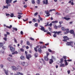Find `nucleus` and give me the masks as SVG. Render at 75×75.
<instances>
[{
    "instance_id": "obj_25",
    "label": "nucleus",
    "mask_w": 75,
    "mask_h": 75,
    "mask_svg": "<svg viewBox=\"0 0 75 75\" xmlns=\"http://www.w3.org/2000/svg\"><path fill=\"white\" fill-rule=\"evenodd\" d=\"M52 59L54 60V61H56V59H55V57L54 56H52Z\"/></svg>"
},
{
    "instance_id": "obj_2",
    "label": "nucleus",
    "mask_w": 75,
    "mask_h": 75,
    "mask_svg": "<svg viewBox=\"0 0 75 75\" xmlns=\"http://www.w3.org/2000/svg\"><path fill=\"white\" fill-rule=\"evenodd\" d=\"M8 47L10 48V50L11 52H14V51H15V48L14 47H13L11 45H9L8 46Z\"/></svg>"
},
{
    "instance_id": "obj_8",
    "label": "nucleus",
    "mask_w": 75,
    "mask_h": 75,
    "mask_svg": "<svg viewBox=\"0 0 75 75\" xmlns=\"http://www.w3.org/2000/svg\"><path fill=\"white\" fill-rule=\"evenodd\" d=\"M43 4H48V0L43 1Z\"/></svg>"
},
{
    "instance_id": "obj_1",
    "label": "nucleus",
    "mask_w": 75,
    "mask_h": 75,
    "mask_svg": "<svg viewBox=\"0 0 75 75\" xmlns=\"http://www.w3.org/2000/svg\"><path fill=\"white\" fill-rule=\"evenodd\" d=\"M20 64L24 67H27L28 65V64L26 62H20Z\"/></svg>"
},
{
    "instance_id": "obj_29",
    "label": "nucleus",
    "mask_w": 75,
    "mask_h": 75,
    "mask_svg": "<svg viewBox=\"0 0 75 75\" xmlns=\"http://www.w3.org/2000/svg\"><path fill=\"white\" fill-rule=\"evenodd\" d=\"M60 67H65V64H60Z\"/></svg>"
},
{
    "instance_id": "obj_9",
    "label": "nucleus",
    "mask_w": 75,
    "mask_h": 75,
    "mask_svg": "<svg viewBox=\"0 0 75 75\" xmlns=\"http://www.w3.org/2000/svg\"><path fill=\"white\" fill-rule=\"evenodd\" d=\"M12 70H14V71H17V68L15 66L12 67Z\"/></svg>"
},
{
    "instance_id": "obj_7",
    "label": "nucleus",
    "mask_w": 75,
    "mask_h": 75,
    "mask_svg": "<svg viewBox=\"0 0 75 75\" xmlns=\"http://www.w3.org/2000/svg\"><path fill=\"white\" fill-rule=\"evenodd\" d=\"M6 3L7 4H8V3H11L13 0H6Z\"/></svg>"
},
{
    "instance_id": "obj_45",
    "label": "nucleus",
    "mask_w": 75,
    "mask_h": 75,
    "mask_svg": "<svg viewBox=\"0 0 75 75\" xmlns=\"http://www.w3.org/2000/svg\"><path fill=\"white\" fill-rule=\"evenodd\" d=\"M4 65L3 64H1L0 65V67L1 68H3Z\"/></svg>"
},
{
    "instance_id": "obj_44",
    "label": "nucleus",
    "mask_w": 75,
    "mask_h": 75,
    "mask_svg": "<svg viewBox=\"0 0 75 75\" xmlns=\"http://www.w3.org/2000/svg\"><path fill=\"white\" fill-rule=\"evenodd\" d=\"M27 44L28 45H30V42L28 41L27 42Z\"/></svg>"
},
{
    "instance_id": "obj_56",
    "label": "nucleus",
    "mask_w": 75,
    "mask_h": 75,
    "mask_svg": "<svg viewBox=\"0 0 75 75\" xmlns=\"http://www.w3.org/2000/svg\"><path fill=\"white\" fill-rule=\"evenodd\" d=\"M46 54L47 56H46L47 57H48V55H49V53H47Z\"/></svg>"
},
{
    "instance_id": "obj_59",
    "label": "nucleus",
    "mask_w": 75,
    "mask_h": 75,
    "mask_svg": "<svg viewBox=\"0 0 75 75\" xmlns=\"http://www.w3.org/2000/svg\"><path fill=\"white\" fill-rule=\"evenodd\" d=\"M57 25H55L54 26V28H55V29H57Z\"/></svg>"
},
{
    "instance_id": "obj_31",
    "label": "nucleus",
    "mask_w": 75,
    "mask_h": 75,
    "mask_svg": "<svg viewBox=\"0 0 75 75\" xmlns=\"http://www.w3.org/2000/svg\"><path fill=\"white\" fill-rule=\"evenodd\" d=\"M18 19H20L21 18V17H22V16H21L20 15H18Z\"/></svg>"
},
{
    "instance_id": "obj_52",
    "label": "nucleus",
    "mask_w": 75,
    "mask_h": 75,
    "mask_svg": "<svg viewBox=\"0 0 75 75\" xmlns=\"http://www.w3.org/2000/svg\"><path fill=\"white\" fill-rule=\"evenodd\" d=\"M47 48V47L45 46H43L42 47V48Z\"/></svg>"
},
{
    "instance_id": "obj_46",
    "label": "nucleus",
    "mask_w": 75,
    "mask_h": 75,
    "mask_svg": "<svg viewBox=\"0 0 75 75\" xmlns=\"http://www.w3.org/2000/svg\"><path fill=\"white\" fill-rule=\"evenodd\" d=\"M30 40H32L33 41L34 40V39L33 38H30Z\"/></svg>"
},
{
    "instance_id": "obj_27",
    "label": "nucleus",
    "mask_w": 75,
    "mask_h": 75,
    "mask_svg": "<svg viewBox=\"0 0 75 75\" xmlns=\"http://www.w3.org/2000/svg\"><path fill=\"white\" fill-rule=\"evenodd\" d=\"M70 33L72 34H74V31L73 30H71L70 31Z\"/></svg>"
},
{
    "instance_id": "obj_49",
    "label": "nucleus",
    "mask_w": 75,
    "mask_h": 75,
    "mask_svg": "<svg viewBox=\"0 0 75 75\" xmlns=\"http://www.w3.org/2000/svg\"><path fill=\"white\" fill-rule=\"evenodd\" d=\"M20 50L21 51H22V52H23V51H24V49H23V48L21 49Z\"/></svg>"
},
{
    "instance_id": "obj_62",
    "label": "nucleus",
    "mask_w": 75,
    "mask_h": 75,
    "mask_svg": "<svg viewBox=\"0 0 75 75\" xmlns=\"http://www.w3.org/2000/svg\"><path fill=\"white\" fill-rule=\"evenodd\" d=\"M65 65L66 66H67V65H68V63H67V62H65Z\"/></svg>"
},
{
    "instance_id": "obj_11",
    "label": "nucleus",
    "mask_w": 75,
    "mask_h": 75,
    "mask_svg": "<svg viewBox=\"0 0 75 75\" xmlns=\"http://www.w3.org/2000/svg\"><path fill=\"white\" fill-rule=\"evenodd\" d=\"M40 26L41 28H40V30H42V31H44L45 30V28L43 27V26H41V25H40Z\"/></svg>"
},
{
    "instance_id": "obj_51",
    "label": "nucleus",
    "mask_w": 75,
    "mask_h": 75,
    "mask_svg": "<svg viewBox=\"0 0 75 75\" xmlns=\"http://www.w3.org/2000/svg\"><path fill=\"white\" fill-rule=\"evenodd\" d=\"M63 58L64 59H67V57L66 56H63Z\"/></svg>"
},
{
    "instance_id": "obj_57",
    "label": "nucleus",
    "mask_w": 75,
    "mask_h": 75,
    "mask_svg": "<svg viewBox=\"0 0 75 75\" xmlns=\"http://www.w3.org/2000/svg\"><path fill=\"white\" fill-rule=\"evenodd\" d=\"M54 37H57V35L56 34L53 35Z\"/></svg>"
},
{
    "instance_id": "obj_63",
    "label": "nucleus",
    "mask_w": 75,
    "mask_h": 75,
    "mask_svg": "<svg viewBox=\"0 0 75 75\" xmlns=\"http://www.w3.org/2000/svg\"><path fill=\"white\" fill-rule=\"evenodd\" d=\"M48 29L49 30V31H51L52 30V28H49Z\"/></svg>"
},
{
    "instance_id": "obj_13",
    "label": "nucleus",
    "mask_w": 75,
    "mask_h": 75,
    "mask_svg": "<svg viewBox=\"0 0 75 75\" xmlns=\"http://www.w3.org/2000/svg\"><path fill=\"white\" fill-rule=\"evenodd\" d=\"M48 26H50V27H51V26L52 25V23H50L49 25V23L48 22L47 24V25H45V27H47V26H48Z\"/></svg>"
},
{
    "instance_id": "obj_23",
    "label": "nucleus",
    "mask_w": 75,
    "mask_h": 75,
    "mask_svg": "<svg viewBox=\"0 0 75 75\" xmlns=\"http://www.w3.org/2000/svg\"><path fill=\"white\" fill-rule=\"evenodd\" d=\"M50 62H49L50 64H51L52 62H54V61H53V60L52 59H50Z\"/></svg>"
},
{
    "instance_id": "obj_54",
    "label": "nucleus",
    "mask_w": 75,
    "mask_h": 75,
    "mask_svg": "<svg viewBox=\"0 0 75 75\" xmlns=\"http://www.w3.org/2000/svg\"><path fill=\"white\" fill-rule=\"evenodd\" d=\"M13 30H14L15 31H17V29L16 28H13Z\"/></svg>"
},
{
    "instance_id": "obj_21",
    "label": "nucleus",
    "mask_w": 75,
    "mask_h": 75,
    "mask_svg": "<svg viewBox=\"0 0 75 75\" xmlns=\"http://www.w3.org/2000/svg\"><path fill=\"white\" fill-rule=\"evenodd\" d=\"M18 54V52L17 51H15L14 52L12 53V54L13 55H14V54Z\"/></svg>"
},
{
    "instance_id": "obj_39",
    "label": "nucleus",
    "mask_w": 75,
    "mask_h": 75,
    "mask_svg": "<svg viewBox=\"0 0 75 75\" xmlns=\"http://www.w3.org/2000/svg\"><path fill=\"white\" fill-rule=\"evenodd\" d=\"M47 33L48 34H49V35H50L51 36V33L50 32H47Z\"/></svg>"
},
{
    "instance_id": "obj_30",
    "label": "nucleus",
    "mask_w": 75,
    "mask_h": 75,
    "mask_svg": "<svg viewBox=\"0 0 75 75\" xmlns=\"http://www.w3.org/2000/svg\"><path fill=\"white\" fill-rule=\"evenodd\" d=\"M34 55L35 57L36 58L37 57H38V54L37 53H36L34 54Z\"/></svg>"
},
{
    "instance_id": "obj_15",
    "label": "nucleus",
    "mask_w": 75,
    "mask_h": 75,
    "mask_svg": "<svg viewBox=\"0 0 75 75\" xmlns=\"http://www.w3.org/2000/svg\"><path fill=\"white\" fill-rule=\"evenodd\" d=\"M16 73H17V74L18 75H23V73H21L20 72H17Z\"/></svg>"
},
{
    "instance_id": "obj_64",
    "label": "nucleus",
    "mask_w": 75,
    "mask_h": 75,
    "mask_svg": "<svg viewBox=\"0 0 75 75\" xmlns=\"http://www.w3.org/2000/svg\"><path fill=\"white\" fill-rule=\"evenodd\" d=\"M21 34L22 35L23 34V31H21Z\"/></svg>"
},
{
    "instance_id": "obj_3",
    "label": "nucleus",
    "mask_w": 75,
    "mask_h": 75,
    "mask_svg": "<svg viewBox=\"0 0 75 75\" xmlns=\"http://www.w3.org/2000/svg\"><path fill=\"white\" fill-rule=\"evenodd\" d=\"M64 39L63 40V41L65 42L67 41V40H69V38H68V37L67 36H65L63 37Z\"/></svg>"
},
{
    "instance_id": "obj_41",
    "label": "nucleus",
    "mask_w": 75,
    "mask_h": 75,
    "mask_svg": "<svg viewBox=\"0 0 75 75\" xmlns=\"http://www.w3.org/2000/svg\"><path fill=\"white\" fill-rule=\"evenodd\" d=\"M14 41L15 43H17V40H16V39L14 38Z\"/></svg>"
},
{
    "instance_id": "obj_32",
    "label": "nucleus",
    "mask_w": 75,
    "mask_h": 75,
    "mask_svg": "<svg viewBox=\"0 0 75 75\" xmlns=\"http://www.w3.org/2000/svg\"><path fill=\"white\" fill-rule=\"evenodd\" d=\"M7 28H11V27H12V25H10V26H6Z\"/></svg>"
},
{
    "instance_id": "obj_48",
    "label": "nucleus",
    "mask_w": 75,
    "mask_h": 75,
    "mask_svg": "<svg viewBox=\"0 0 75 75\" xmlns=\"http://www.w3.org/2000/svg\"><path fill=\"white\" fill-rule=\"evenodd\" d=\"M67 72L68 74H70V72H71V71L70 70H68L67 71Z\"/></svg>"
},
{
    "instance_id": "obj_37",
    "label": "nucleus",
    "mask_w": 75,
    "mask_h": 75,
    "mask_svg": "<svg viewBox=\"0 0 75 75\" xmlns=\"http://www.w3.org/2000/svg\"><path fill=\"white\" fill-rule=\"evenodd\" d=\"M34 0H32V4H35V1H34Z\"/></svg>"
},
{
    "instance_id": "obj_19",
    "label": "nucleus",
    "mask_w": 75,
    "mask_h": 75,
    "mask_svg": "<svg viewBox=\"0 0 75 75\" xmlns=\"http://www.w3.org/2000/svg\"><path fill=\"white\" fill-rule=\"evenodd\" d=\"M5 73L6 74V75H8V71L5 70Z\"/></svg>"
},
{
    "instance_id": "obj_50",
    "label": "nucleus",
    "mask_w": 75,
    "mask_h": 75,
    "mask_svg": "<svg viewBox=\"0 0 75 75\" xmlns=\"http://www.w3.org/2000/svg\"><path fill=\"white\" fill-rule=\"evenodd\" d=\"M36 52H37V48H34Z\"/></svg>"
},
{
    "instance_id": "obj_6",
    "label": "nucleus",
    "mask_w": 75,
    "mask_h": 75,
    "mask_svg": "<svg viewBox=\"0 0 75 75\" xmlns=\"http://www.w3.org/2000/svg\"><path fill=\"white\" fill-rule=\"evenodd\" d=\"M17 69L19 71H22V68L19 66H18L17 67Z\"/></svg>"
},
{
    "instance_id": "obj_36",
    "label": "nucleus",
    "mask_w": 75,
    "mask_h": 75,
    "mask_svg": "<svg viewBox=\"0 0 75 75\" xmlns=\"http://www.w3.org/2000/svg\"><path fill=\"white\" fill-rule=\"evenodd\" d=\"M3 39L5 41H7V39L6 38H4Z\"/></svg>"
},
{
    "instance_id": "obj_26",
    "label": "nucleus",
    "mask_w": 75,
    "mask_h": 75,
    "mask_svg": "<svg viewBox=\"0 0 75 75\" xmlns=\"http://www.w3.org/2000/svg\"><path fill=\"white\" fill-rule=\"evenodd\" d=\"M52 23H58V21H53L52 22Z\"/></svg>"
},
{
    "instance_id": "obj_61",
    "label": "nucleus",
    "mask_w": 75,
    "mask_h": 75,
    "mask_svg": "<svg viewBox=\"0 0 75 75\" xmlns=\"http://www.w3.org/2000/svg\"><path fill=\"white\" fill-rule=\"evenodd\" d=\"M38 14V13L37 12H36V13H35L34 14V16H37V15Z\"/></svg>"
},
{
    "instance_id": "obj_18",
    "label": "nucleus",
    "mask_w": 75,
    "mask_h": 75,
    "mask_svg": "<svg viewBox=\"0 0 75 75\" xmlns=\"http://www.w3.org/2000/svg\"><path fill=\"white\" fill-rule=\"evenodd\" d=\"M44 58L45 61H48L49 59L48 57H47V56H45Z\"/></svg>"
},
{
    "instance_id": "obj_10",
    "label": "nucleus",
    "mask_w": 75,
    "mask_h": 75,
    "mask_svg": "<svg viewBox=\"0 0 75 75\" xmlns=\"http://www.w3.org/2000/svg\"><path fill=\"white\" fill-rule=\"evenodd\" d=\"M26 56V58L28 59V60H29V59H30V58H31V55L30 54H28V55H27V54Z\"/></svg>"
},
{
    "instance_id": "obj_17",
    "label": "nucleus",
    "mask_w": 75,
    "mask_h": 75,
    "mask_svg": "<svg viewBox=\"0 0 75 75\" xmlns=\"http://www.w3.org/2000/svg\"><path fill=\"white\" fill-rule=\"evenodd\" d=\"M45 12L47 15L50 14V12L49 10H46L45 11Z\"/></svg>"
},
{
    "instance_id": "obj_38",
    "label": "nucleus",
    "mask_w": 75,
    "mask_h": 75,
    "mask_svg": "<svg viewBox=\"0 0 75 75\" xmlns=\"http://www.w3.org/2000/svg\"><path fill=\"white\" fill-rule=\"evenodd\" d=\"M33 22H36L37 21V20H35V19L33 18Z\"/></svg>"
},
{
    "instance_id": "obj_14",
    "label": "nucleus",
    "mask_w": 75,
    "mask_h": 75,
    "mask_svg": "<svg viewBox=\"0 0 75 75\" xmlns=\"http://www.w3.org/2000/svg\"><path fill=\"white\" fill-rule=\"evenodd\" d=\"M68 3H71V5H74V1H73V0L70 1Z\"/></svg>"
},
{
    "instance_id": "obj_33",
    "label": "nucleus",
    "mask_w": 75,
    "mask_h": 75,
    "mask_svg": "<svg viewBox=\"0 0 75 75\" xmlns=\"http://www.w3.org/2000/svg\"><path fill=\"white\" fill-rule=\"evenodd\" d=\"M60 63H61V64H62V62L64 61V59H60Z\"/></svg>"
},
{
    "instance_id": "obj_12",
    "label": "nucleus",
    "mask_w": 75,
    "mask_h": 75,
    "mask_svg": "<svg viewBox=\"0 0 75 75\" xmlns=\"http://www.w3.org/2000/svg\"><path fill=\"white\" fill-rule=\"evenodd\" d=\"M62 32L61 31H59V32H53V33H54V34H56L57 33V34H58V35L60 33H61V32Z\"/></svg>"
},
{
    "instance_id": "obj_40",
    "label": "nucleus",
    "mask_w": 75,
    "mask_h": 75,
    "mask_svg": "<svg viewBox=\"0 0 75 75\" xmlns=\"http://www.w3.org/2000/svg\"><path fill=\"white\" fill-rule=\"evenodd\" d=\"M62 31H65V28H64V27H62Z\"/></svg>"
},
{
    "instance_id": "obj_34",
    "label": "nucleus",
    "mask_w": 75,
    "mask_h": 75,
    "mask_svg": "<svg viewBox=\"0 0 75 75\" xmlns=\"http://www.w3.org/2000/svg\"><path fill=\"white\" fill-rule=\"evenodd\" d=\"M37 3L38 4H39L40 3V0H37Z\"/></svg>"
},
{
    "instance_id": "obj_60",
    "label": "nucleus",
    "mask_w": 75,
    "mask_h": 75,
    "mask_svg": "<svg viewBox=\"0 0 75 75\" xmlns=\"http://www.w3.org/2000/svg\"><path fill=\"white\" fill-rule=\"evenodd\" d=\"M65 12H66V13H68L69 12V10H66L65 11Z\"/></svg>"
},
{
    "instance_id": "obj_24",
    "label": "nucleus",
    "mask_w": 75,
    "mask_h": 75,
    "mask_svg": "<svg viewBox=\"0 0 75 75\" xmlns=\"http://www.w3.org/2000/svg\"><path fill=\"white\" fill-rule=\"evenodd\" d=\"M0 46L1 47H3V42L0 43Z\"/></svg>"
},
{
    "instance_id": "obj_16",
    "label": "nucleus",
    "mask_w": 75,
    "mask_h": 75,
    "mask_svg": "<svg viewBox=\"0 0 75 75\" xmlns=\"http://www.w3.org/2000/svg\"><path fill=\"white\" fill-rule=\"evenodd\" d=\"M20 58H21V59L24 60L25 59V57L23 56H21V57Z\"/></svg>"
},
{
    "instance_id": "obj_35",
    "label": "nucleus",
    "mask_w": 75,
    "mask_h": 75,
    "mask_svg": "<svg viewBox=\"0 0 75 75\" xmlns=\"http://www.w3.org/2000/svg\"><path fill=\"white\" fill-rule=\"evenodd\" d=\"M38 23H35V26L36 27H38Z\"/></svg>"
},
{
    "instance_id": "obj_47",
    "label": "nucleus",
    "mask_w": 75,
    "mask_h": 75,
    "mask_svg": "<svg viewBox=\"0 0 75 75\" xmlns=\"http://www.w3.org/2000/svg\"><path fill=\"white\" fill-rule=\"evenodd\" d=\"M28 20V18H27V19H25V20L24 19H23V21L25 22V21H27V20Z\"/></svg>"
},
{
    "instance_id": "obj_28",
    "label": "nucleus",
    "mask_w": 75,
    "mask_h": 75,
    "mask_svg": "<svg viewBox=\"0 0 75 75\" xmlns=\"http://www.w3.org/2000/svg\"><path fill=\"white\" fill-rule=\"evenodd\" d=\"M65 31H66L67 33H69V29H65Z\"/></svg>"
},
{
    "instance_id": "obj_43",
    "label": "nucleus",
    "mask_w": 75,
    "mask_h": 75,
    "mask_svg": "<svg viewBox=\"0 0 75 75\" xmlns=\"http://www.w3.org/2000/svg\"><path fill=\"white\" fill-rule=\"evenodd\" d=\"M14 16V14L13 13H11V15H10V17H13Z\"/></svg>"
},
{
    "instance_id": "obj_53",
    "label": "nucleus",
    "mask_w": 75,
    "mask_h": 75,
    "mask_svg": "<svg viewBox=\"0 0 75 75\" xmlns=\"http://www.w3.org/2000/svg\"><path fill=\"white\" fill-rule=\"evenodd\" d=\"M6 16H10V14H9L8 13L7 14V13H6Z\"/></svg>"
},
{
    "instance_id": "obj_20",
    "label": "nucleus",
    "mask_w": 75,
    "mask_h": 75,
    "mask_svg": "<svg viewBox=\"0 0 75 75\" xmlns=\"http://www.w3.org/2000/svg\"><path fill=\"white\" fill-rule=\"evenodd\" d=\"M64 19H65V20H67L68 21V20H70L71 19V18H67V17H64Z\"/></svg>"
},
{
    "instance_id": "obj_5",
    "label": "nucleus",
    "mask_w": 75,
    "mask_h": 75,
    "mask_svg": "<svg viewBox=\"0 0 75 75\" xmlns=\"http://www.w3.org/2000/svg\"><path fill=\"white\" fill-rule=\"evenodd\" d=\"M8 61H9L10 62H14V60L13 59L11 58V57H8Z\"/></svg>"
},
{
    "instance_id": "obj_58",
    "label": "nucleus",
    "mask_w": 75,
    "mask_h": 75,
    "mask_svg": "<svg viewBox=\"0 0 75 75\" xmlns=\"http://www.w3.org/2000/svg\"><path fill=\"white\" fill-rule=\"evenodd\" d=\"M17 1V0H15L13 2V3H16Z\"/></svg>"
},
{
    "instance_id": "obj_4",
    "label": "nucleus",
    "mask_w": 75,
    "mask_h": 75,
    "mask_svg": "<svg viewBox=\"0 0 75 75\" xmlns=\"http://www.w3.org/2000/svg\"><path fill=\"white\" fill-rule=\"evenodd\" d=\"M74 42L72 41H71L69 42H67L66 43L67 45H73V43Z\"/></svg>"
},
{
    "instance_id": "obj_22",
    "label": "nucleus",
    "mask_w": 75,
    "mask_h": 75,
    "mask_svg": "<svg viewBox=\"0 0 75 75\" xmlns=\"http://www.w3.org/2000/svg\"><path fill=\"white\" fill-rule=\"evenodd\" d=\"M38 51L40 53H42V50L40 48H39L38 50Z\"/></svg>"
},
{
    "instance_id": "obj_55",
    "label": "nucleus",
    "mask_w": 75,
    "mask_h": 75,
    "mask_svg": "<svg viewBox=\"0 0 75 75\" xmlns=\"http://www.w3.org/2000/svg\"><path fill=\"white\" fill-rule=\"evenodd\" d=\"M48 50L49 51V52H52V50H51L50 49H49Z\"/></svg>"
},
{
    "instance_id": "obj_42",
    "label": "nucleus",
    "mask_w": 75,
    "mask_h": 75,
    "mask_svg": "<svg viewBox=\"0 0 75 75\" xmlns=\"http://www.w3.org/2000/svg\"><path fill=\"white\" fill-rule=\"evenodd\" d=\"M4 8H8V7L7 6H4Z\"/></svg>"
}]
</instances>
